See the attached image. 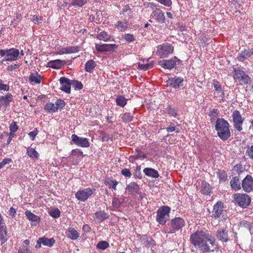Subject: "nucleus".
<instances>
[{
  "label": "nucleus",
  "instance_id": "1",
  "mask_svg": "<svg viewBox=\"0 0 253 253\" xmlns=\"http://www.w3.org/2000/svg\"><path fill=\"white\" fill-rule=\"evenodd\" d=\"M229 123L223 118H218L216 120L215 129L217 136L223 141L228 140L231 136Z\"/></svg>",
  "mask_w": 253,
  "mask_h": 253
},
{
  "label": "nucleus",
  "instance_id": "2",
  "mask_svg": "<svg viewBox=\"0 0 253 253\" xmlns=\"http://www.w3.org/2000/svg\"><path fill=\"white\" fill-rule=\"evenodd\" d=\"M215 242V238L208 234L196 248L204 253L213 252Z\"/></svg>",
  "mask_w": 253,
  "mask_h": 253
},
{
  "label": "nucleus",
  "instance_id": "3",
  "mask_svg": "<svg viewBox=\"0 0 253 253\" xmlns=\"http://www.w3.org/2000/svg\"><path fill=\"white\" fill-rule=\"evenodd\" d=\"M233 78L240 85L248 84L251 82V77L240 68H234Z\"/></svg>",
  "mask_w": 253,
  "mask_h": 253
},
{
  "label": "nucleus",
  "instance_id": "4",
  "mask_svg": "<svg viewBox=\"0 0 253 253\" xmlns=\"http://www.w3.org/2000/svg\"><path fill=\"white\" fill-rule=\"evenodd\" d=\"M168 225L170 227L167 229L166 233L173 234L181 229L185 225V221L181 217H175L171 220L170 223L168 224Z\"/></svg>",
  "mask_w": 253,
  "mask_h": 253
},
{
  "label": "nucleus",
  "instance_id": "5",
  "mask_svg": "<svg viewBox=\"0 0 253 253\" xmlns=\"http://www.w3.org/2000/svg\"><path fill=\"white\" fill-rule=\"evenodd\" d=\"M234 202L240 207L247 208L251 202V197L246 194L236 193L233 195Z\"/></svg>",
  "mask_w": 253,
  "mask_h": 253
},
{
  "label": "nucleus",
  "instance_id": "6",
  "mask_svg": "<svg viewBox=\"0 0 253 253\" xmlns=\"http://www.w3.org/2000/svg\"><path fill=\"white\" fill-rule=\"evenodd\" d=\"M174 47L171 44L165 42L157 46L156 54L160 58H164L172 53Z\"/></svg>",
  "mask_w": 253,
  "mask_h": 253
},
{
  "label": "nucleus",
  "instance_id": "7",
  "mask_svg": "<svg viewBox=\"0 0 253 253\" xmlns=\"http://www.w3.org/2000/svg\"><path fill=\"white\" fill-rule=\"evenodd\" d=\"M170 211V208L168 206H163L160 208L157 211V221L160 224H165L169 217Z\"/></svg>",
  "mask_w": 253,
  "mask_h": 253
},
{
  "label": "nucleus",
  "instance_id": "8",
  "mask_svg": "<svg viewBox=\"0 0 253 253\" xmlns=\"http://www.w3.org/2000/svg\"><path fill=\"white\" fill-rule=\"evenodd\" d=\"M19 50L18 49L12 48L10 49H7L5 50L0 49V55L3 57L4 55L7 56V58L3 60L6 61H15L18 59L19 55Z\"/></svg>",
  "mask_w": 253,
  "mask_h": 253
},
{
  "label": "nucleus",
  "instance_id": "9",
  "mask_svg": "<svg viewBox=\"0 0 253 253\" xmlns=\"http://www.w3.org/2000/svg\"><path fill=\"white\" fill-rule=\"evenodd\" d=\"M208 234L203 230H197L190 235V242L195 248H197Z\"/></svg>",
  "mask_w": 253,
  "mask_h": 253
},
{
  "label": "nucleus",
  "instance_id": "10",
  "mask_svg": "<svg viewBox=\"0 0 253 253\" xmlns=\"http://www.w3.org/2000/svg\"><path fill=\"white\" fill-rule=\"evenodd\" d=\"M232 116L234 128L238 131H241L243 129L242 125L244 119L242 118L240 113L238 110L234 111Z\"/></svg>",
  "mask_w": 253,
  "mask_h": 253
},
{
  "label": "nucleus",
  "instance_id": "11",
  "mask_svg": "<svg viewBox=\"0 0 253 253\" xmlns=\"http://www.w3.org/2000/svg\"><path fill=\"white\" fill-rule=\"evenodd\" d=\"M180 61L176 56H174L170 59H163L159 61L158 65L164 69L171 70L176 66L177 62H179Z\"/></svg>",
  "mask_w": 253,
  "mask_h": 253
},
{
  "label": "nucleus",
  "instance_id": "12",
  "mask_svg": "<svg viewBox=\"0 0 253 253\" xmlns=\"http://www.w3.org/2000/svg\"><path fill=\"white\" fill-rule=\"evenodd\" d=\"M72 141L78 146L87 148L90 146V143L87 138L78 136L75 134L71 136Z\"/></svg>",
  "mask_w": 253,
  "mask_h": 253
},
{
  "label": "nucleus",
  "instance_id": "13",
  "mask_svg": "<svg viewBox=\"0 0 253 253\" xmlns=\"http://www.w3.org/2000/svg\"><path fill=\"white\" fill-rule=\"evenodd\" d=\"M92 194V190L90 188H87L82 190L78 191L75 194V197L79 201L84 202Z\"/></svg>",
  "mask_w": 253,
  "mask_h": 253
},
{
  "label": "nucleus",
  "instance_id": "14",
  "mask_svg": "<svg viewBox=\"0 0 253 253\" xmlns=\"http://www.w3.org/2000/svg\"><path fill=\"white\" fill-rule=\"evenodd\" d=\"M212 85L215 90V92L214 93V97L218 100L222 99L224 96V90L219 82L214 79L212 81Z\"/></svg>",
  "mask_w": 253,
  "mask_h": 253
},
{
  "label": "nucleus",
  "instance_id": "15",
  "mask_svg": "<svg viewBox=\"0 0 253 253\" xmlns=\"http://www.w3.org/2000/svg\"><path fill=\"white\" fill-rule=\"evenodd\" d=\"M242 186L244 191L250 192L253 189V178L247 175L242 180Z\"/></svg>",
  "mask_w": 253,
  "mask_h": 253
},
{
  "label": "nucleus",
  "instance_id": "16",
  "mask_svg": "<svg viewBox=\"0 0 253 253\" xmlns=\"http://www.w3.org/2000/svg\"><path fill=\"white\" fill-rule=\"evenodd\" d=\"M223 203L221 201L217 202L213 207L212 217L215 219L220 217L223 211Z\"/></svg>",
  "mask_w": 253,
  "mask_h": 253
},
{
  "label": "nucleus",
  "instance_id": "17",
  "mask_svg": "<svg viewBox=\"0 0 253 253\" xmlns=\"http://www.w3.org/2000/svg\"><path fill=\"white\" fill-rule=\"evenodd\" d=\"M183 79L180 77H174L169 78L167 81L168 84L174 88H179L183 86Z\"/></svg>",
  "mask_w": 253,
  "mask_h": 253
},
{
  "label": "nucleus",
  "instance_id": "18",
  "mask_svg": "<svg viewBox=\"0 0 253 253\" xmlns=\"http://www.w3.org/2000/svg\"><path fill=\"white\" fill-rule=\"evenodd\" d=\"M59 82L61 85L60 89L67 93H70L71 92V81L68 78L62 77L60 78Z\"/></svg>",
  "mask_w": 253,
  "mask_h": 253
},
{
  "label": "nucleus",
  "instance_id": "19",
  "mask_svg": "<svg viewBox=\"0 0 253 253\" xmlns=\"http://www.w3.org/2000/svg\"><path fill=\"white\" fill-rule=\"evenodd\" d=\"M217 239L222 243H226L229 241L228 231L225 228H221L217 230L216 233Z\"/></svg>",
  "mask_w": 253,
  "mask_h": 253
},
{
  "label": "nucleus",
  "instance_id": "20",
  "mask_svg": "<svg viewBox=\"0 0 253 253\" xmlns=\"http://www.w3.org/2000/svg\"><path fill=\"white\" fill-rule=\"evenodd\" d=\"M253 55V48L245 49L239 53L237 59L239 62H243Z\"/></svg>",
  "mask_w": 253,
  "mask_h": 253
},
{
  "label": "nucleus",
  "instance_id": "21",
  "mask_svg": "<svg viewBox=\"0 0 253 253\" xmlns=\"http://www.w3.org/2000/svg\"><path fill=\"white\" fill-rule=\"evenodd\" d=\"M67 64V61L60 59L50 60L47 63L48 67L55 69H59Z\"/></svg>",
  "mask_w": 253,
  "mask_h": 253
},
{
  "label": "nucleus",
  "instance_id": "22",
  "mask_svg": "<svg viewBox=\"0 0 253 253\" xmlns=\"http://www.w3.org/2000/svg\"><path fill=\"white\" fill-rule=\"evenodd\" d=\"M13 100V96L10 93H7L5 96H0V108L3 106L7 108Z\"/></svg>",
  "mask_w": 253,
  "mask_h": 253
},
{
  "label": "nucleus",
  "instance_id": "23",
  "mask_svg": "<svg viewBox=\"0 0 253 253\" xmlns=\"http://www.w3.org/2000/svg\"><path fill=\"white\" fill-rule=\"evenodd\" d=\"M126 189L132 196L135 195L136 194H141V192L139 193V185L134 182L129 183L126 186Z\"/></svg>",
  "mask_w": 253,
  "mask_h": 253
},
{
  "label": "nucleus",
  "instance_id": "24",
  "mask_svg": "<svg viewBox=\"0 0 253 253\" xmlns=\"http://www.w3.org/2000/svg\"><path fill=\"white\" fill-rule=\"evenodd\" d=\"M109 218L108 214L104 211H100L94 214L93 218L95 222L101 223Z\"/></svg>",
  "mask_w": 253,
  "mask_h": 253
},
{
  "label": "nucleus",
  "instance_id": "25",
  "mask_svg": "<svg viewBox=\"0 0 253 253\" xmlns=\"http://www.w3.org/2000/svg\"><path fill=\"white\" fill-rule=\"evenodd\" d=\"M152 14L155 16V20L159 23L165 22L166 18L163 12L160 8L155 9L152 12Z\"/></svg>",
  "mask_w": 253,
  "mask_h": 253
},
{
  "label": "nucleus",
  "instance_id": "26",
  "mask_svg": "<svg viewBox=\"0 0 253 253\" xmlns=\"http://www.w3.org/2000/svg\"><path fill=\"white\" fill-rule=\"evenodd\" d=\"M117 47L115 44H95L96 49L99 52H105L111 50Z\"/></svg>",
  "mask_w": 253,
  "mask_h": 253
},
{
  "label": "nucleus",
  "instance_id": "27",
  "mask_svg": "<svg viewBox=\"0 0 253 253\" xmlns=\"http://www.w3.org/2000/svg\"><path fill=\"white\" fill-rule=\"evenodd\" d=\"M129 25V23L126 20H118L115 24V28L121 32L126 31L128 28Z\"/></svg>",
  "mask_w": 253,
  "mask_h": 253
},
{
  "label": "nucleus",
  "instance_id": "28",
  "mask_svg": "<svg viewBox=\"0 0 253 253\" xmlns=\"http://www.w3.org/2000/svg\"><path fill=\"white\" fill-rule=\"evenodd\" d=\"M66 236L71 240H76L80 237V233L74 228L70 227L66 232Z\"/></svg>",
  "mask_w": 253,
  "mask_h": 253
},
{
  "label": "nucleus",
  "instance_id": "29",
  "mask_svg": "<svg viewBox=\"0 0 253 253\" xmlns=\"http://www.w3.org/2000/svg\"><path fill=\"white\" fill-rule=\"evenodd\" d=\"M200 191L204 195H210L212 193V187L209 183L203 181L202 183Z\"/></svg>",
  "mask_w": 253,
  "mask_h": 253
},
{
  "label": "nucleus",
  "instance_id": "30",
  "mask_svg": "<svg viewBox=\"0 0 253 253\" xmlns=\"http://www.w3.org/2000/svg\"><path fill=\"white\" fill-rule=\"evenodd\" d=\"M119 182L112 177H107L104 180V184L108 186L109 189H112L114 190H117V186Z\"/></svg>",
  "mask_w": 253,
  "mask_h": 253
},
{
  "label": "nucleus",
  "instance_id": "31",
  "mask_svg": "<svg viewBox=\"0 0 253 253\" xmlns=\"http://www.w3.org/2000/svg\"><path fill=\"white\" fill-rule=\"evenodd\" d=\"M25 215L30 221L32 222H35V225L39 224L41 218L39 216L34 214L28 210L25 211Z\"/></svg>",
  "mask_w": 253,
  "mask_h": 253
},
{
  "label": "nucleus",
  "instance_id": "32",
  "mask_svg": "<svg viewBox=\"0 0 253 253\" xmlns=\"http://www.w3.org/2000/svg\"><path fill=\"white\" fill-rule=\"evenodd\" d=\"M143 172L144 174L149 177L153 178H158L159 176L158 171L152 168H146L143 169Z\"/></svg>",
  "mask_w": 253,
  "mask_h": 253
},
{
  "label": "nucleus",
  "instance_id": "33",
  "mask_svg": "<svg viewBox=\"0 0 253 253\" xmlns=\"http://www.w3.org/2000/svg\"><path fill=\"white\" fill-rule=\"evenodd\" d=\"M230 183L231 187L236 191L239 190L241 188L239 178L238 176L233 177L231 179Z\"/></svg>",
  "mask_w": 253,
  "mask_h": 253
},
{
  "label": "nucleus",
  "instance_id": "34",
  "mask_svg": "<svg viewBox=\"0 0 253 253\" xmlns=\"http://www.w3.org/2000/svg\"><path fill=\"white\" fill-rule=\"evenodd\" d=\"M41 242L43 246H47L48 247H52L55 243V240L53 238L48 239V238L44 236L40 237Z\"/></svg>",
  "mask_w": 253,
  "mask_h": 253
},
{
  "label": "nucleus",
  "instance_id": "35",
  "mask_svg": "<svg viewBox=\"0 0 253 253\" xmlns=\"http://www.w3.org/2000/svg\"><path fill=\"white\" fill-rule=\"evenodd\" d=\"M42 76L37 72L31 73L29 80L30 82L39 84L41 82Z\"/></svg>",
  "mask_w": 253,
  "mask_h": 253
},
{
  "label": "nucleus",
  "instance_id": "36",
  "mask_svg": "<svg viewBox=\"0 0 253 253\" xmlns=\"http://www.w3.org/2000/svg\"><path fill=\"white\" fill-rule=\"evenodd\" d=\"M97 38L100 41L107 42L110 41L111 37L108 33L102 31L97 34Z\"/></svg>",
  "mask_w": 253,
  "mask_h": 253
},
{
  "label": "nucleus",
  "instance_id": "37",
  "mask_svg": "<svg viewBox=\"0 0 253 253\" xmlns=\"http://www.w3.org/2000/svg\"><path fill=\"white\" fill-rule=\"evenodd\" d=\"M127 101V99L122 95L118 96L116 98V103L117 105L121 107H124L126 105Z\"/></svg>",
  "mask_w": 253,
  "mask_h": 253
},
{
  "label": "nucleus",
  "instance_id": "38",
  "mask_svg": "<svg viewBox=\"0 0 253 253\" xmlns=\"http://www.w3.org/2000/svg\"><path fill=\"white\" fill-rule=\"evenodd\" d=\"M27 153L33 159H38L39 157V153L33 148H29L27 149Z\"/></svg>",
  "mask_w": 253,
  "mask_h": 253
},
{
  "label": "nucleus",
  "instance_id": "39",
  "mask_svg": "<svg viewBox=\"0 0 253 253\" xmlns=\"http://www.w3.org/2000/svg\"><path fill=\"white\" fill-rule=\"evenodd\" d=\"M95 67V62L92 60H88L85 64L84 69L85 71L90 73L92 70Z\"/></svg>",
  "mask_w": 253,
  "mask_h": 253
},
{
  "label": "nucleus",
  "instance_id": "40",
  "mask_svg": "<svg viewBox=\"0 0 253 253\" xmlns=\"http://www.w3.org/2000/svg\"><path fill=\"white\" fill-rule=\"evenodd\" d=\"M217 176L220 182L225 181L227 179V174L225 170H218L217 172Z\"/></svg>",
  "mask_w": 253,
  "mask_h": 253
},
{
  "label": "nucleus",
  "instance_id": "41",
  "mask_svg": "<svg viewBox=\"0 0 253 253\" xmlns=\"http://www.w3.org/2000/svg\"><path fill=\"white\" fill-rule=\"evenodd\" d=\"M122 121L125 123H128L132 121L133 116L130 113H125L121 117Z\"/></svg>",
  "mask_w": 253,
  "mask_h": 253
},
{
  "label": "nucleus",
  "instance_id": "42",
  "mask_svg": "<svg viewBox=\"0 0 253 253\" xmlns=\"http://www.w3.org/2000/svg\"><path fill=\"white\" fill-rule=\"evenodd\" d=\"M44 109L48 112H55L57 111L55 105L52 103L50 102L46 104L44 106Z\"/></svg>",
  "mask_w": 253,
  "mask_h": 253
},
{
  "label": "nucleus",
  "instance_id": "43",
  "mask_svg": "<svg viewBox=\"0 0 253 253\" xmlns=\"http://www.w3.org/2000/svg\"><path fill=\"white\" fill-rule=\"evenodd\" d=\"M219 112L217 109H213L211 110L209 114V116L211 117V123L214 121L216 118L218 117Z\"/></svg>",
  "mask_w": 253,
  "mask_h": 253
},
{
  "label": "nucleus",
  "instance_id": "44",
  "mask_svg": "<svg viewBox=\"0 0 253 253\" xmlns=\"http://www.w3.org/2000/svg\"><path fill=\"white\" fill-rule=\"evenodd\" d=\"M87 0H72L71 4L75 7H82L86 3Z\"/></svg>",
  "mask_w": 253,
  "mask_h": 253
},
{
  "label": "nucleus",
  "instance_id": "45",
  "mask_svg": "<svg viewBox=\"0 0 253 253\" xmlns=\"http://www.w3.org/2000/svg\"><path fill=\"white\" fill-rule=\"evenodd\" d=\"M109 246V244L107 241H99L96 245V248L102 250H104L108 248Z\"/></svg>",
  "mask_w": 253,
  "mask_h": 253
},
{
  "label": "nucleus",
  "instance_id": "46",
  "mask_svg": "<svg viewBox=\"0 0 253 253\" xmlns=\"http://www.w3.org/2000/svg\"><path fill=\"white\" fill-rule=\"evenodd\" d=\"M71 85H72L75 90H81L83 88L82 83L77 80H74L71 81Z\"/></svg>",
  "mask_w": 253,
  "mask_h": 253
},
{
  "label": "nucleus",
  "instance_id": "47",
  "mask_svg": "<svg viewBox=\"0 0 253 253\" xmlns=\"http://www.w3.org/2000/svg\"><path fill=\"white\" fill-rule=\"evenodd\" d=\"M144 244L146 247H153L155 245V242L151 237L148 236L146 238Z\"/></svg>",
  "mask_w": 253,
  "mask_h": 253
},
{
  "label": "nucleus",
  "instance_id": "48",
  "mask_svg": "<svg viewBox=\"0 0 253 253\" xmlns=\"http://www.w3.org/2000/svg\"><path fill=\"white\" fill-rule=\"evenodd\" d=\"M245 168L243 167L242 165L241 164H237L236 165L233 169V170L236 172L238 174H240L241 173L243 172L245 170Z\"/></svg>",
  "mask_w": 253,
  "mask_h": 253
},
{
  "label": "nucleus",
  "instance_id": "49",
  "mask_svg": "<svg viewBox=\"0 0 253 253\" xmlns=\"http://www.w3.org/2000/svg\"><path fill=\"white\" fill-rule=\"evenodd\" d=\"M166 110L167 113L170 116L175 117L177 115V113L175 110L169 105H168Z\"/></svg>",
  "mask_w": 253,
  "mask_h": 253
},
{
  "label": "nucleus",
  "instance_id": "50",
  "mask_svg": "<svg viewBox=\"0 0 253 253\" xmlns=\"http://www.w3.org/2000/svg\"><path fill=\"white\" fill-rule=\"evenodd\" d=\"M6 236L7 234L6 230L2 228H0V239L1 240L2 243H5L7 241Z\"/></svg>",
  "mask_w": 253,
  "mask_h": 253
},
{
  "label": "nucleus",
  "instance_id": "51",
  "mask_svg": "<svg viewBox=\"0 0 253 253\" xmlns=\"http://www.w3.org/2000/svg\"><path fill=\"white\" fill-rule=\"evenodd\" d=\"M81 49V47L79 46H68V54L75 53L79 52Z\"/></svg>",
  "mask_w": 253,
  "mask_h": 253
},
{
  "label": "nucleus",
  "instance_id": "52",
  "mask_svg": "<svg viewBox=\"0 0 253 253\" xmlns=\"http://www.w3.org/2000/svg\"><path fill=\"white\" fill-rule=\"evenodd\" d=\"M124 38L128 42H131L135 40V36L131 34H125L124 35Z\"/></svg>",
  "mask_w": 253,
  "mask_h": 253
},
{
  "label": "nucleus",
  "instance_id": "53",
  "mask_svg": "<svg viewBox=\"0 0 253 253\" xmlns=\"http://www.w3.org/2000/svg\"><path fill=\"white\" fill-rule=\"evenodd\" d=\"M246 154L253 161V144L251 146L248 147L246 151Z\"/></svg>",
  "mask_w": 253,
  "mask_h": 253
},
{
  "label": "nucleus",
  "instance_id": "54",
  "mask_svg": "<svg viewBox=\"0 0 253 253\" xmlns=\"http://www.w3.org/2000/svg\"><path fill=\"white\" fill-rule=\"evenodd\" d=\"M60 213V211L58 209H55L49 212L50 215L55 218L59 217Z\"/></svg>",
  "mask_w": 253,
  "mask_h": 253
},
{
  "label": "nucleus",
  "instance_id": "55",
  "mask_svg": "<svg viewBox=\"0 0 253 253\" xmlns=\"http://www.w3.org/2000/svg\"><path fill=\"white\" fill-rule=\"evenodd\" d=\"M122 12L123 14L126 16H130V14L132 13V11L130 6L128 5H125L122 9Z\"/></svg>",
  "mask_w": 253,
  "mask_h": 253
},
{
  "label": "nucleus",
  "instance_id": "56",
  "mask_svg": "<svg viewBox=\"0 0 253 253\" xmlns=\"http://www.w3.org/2000/svg\"><path fill=\"white\" fill-rule=\"evenodd\" d=\"M65 105L64 101L62 99H58L55 102V106L58 110L59 109H62Z\"/></svg>",
  "mask_w": 253,
  "mask_h": 253
},
{
  "label": "nucleus",
  "instance_id": "57",
  "mask_svg": "<svg viewBox=\"0 0 253 253\" xmlns=\"http://www.w3.org/2000/svg\"><path fill=\"white\" fill-rule=\"evenodd\" d=\"M153 67V65L151 64H138V68L139 69L146 71L149 69L152 68Z\"/></svg>",
  "mask_w": 253,
  "mask_h": 253
},
{
  "label": "nucleus",
  "instance_id": "58",
  "mask_svg": "<svg viewBox=\"0 0 253 253\" xmlns=\"http://www.w3.org/2000/svg\"><path fill=\"white\" fill-rule=\"evenodd\" d=\"M144 6L145 8H151L153 11L158 8L156 4L153 2H146L144 3Z\"/></svg>",
  "mask_w": 253,
  "mask_h": 253
},
{
  "label": "nucleus",
  "instance_id": "59",
  "mask_svg": "<svg viewBox=\"0 0 253 253\" xmlns=\"http://www.w3.org/2000/svg\"><path fill=\"white\" fill-rule=\"evenodd\" d=\"M9 129L10 130V132H15L18 130V126L15 122H13L9 126Z\"/></svg>",
  "mask_w": 253,
  "mask_h": 253
},
{
  "label": "nucleus",
  "instance_id": "60",
  "mask_svg": "<svg viewBox=\"0 0 253 253\" xmlns=\"http://www.w3.org/2000/svg\"><path fill=\"white\" fill-rule=\"evenodd\" d=\"M71 154L73 156L80 157L83 155V152L82 150L79 149H75L71 151Z\"/></svg>",
  "mask_w": 253,
  "mask_h": 253
},
{
  "label": "nucleus",
  "instance_id": "61",
  "mask_svg": "<svg viewBox=\"0 0 253 253\" xmlns=\"http://www.w3.org/2000/svg\"><path fill=\"white\" fill-rule=\"evenodd\" d=\"M10 87L8 84H3L2 81L0 80V90L8 91Z\"/></svg>",
  "mask_w": 253,
  "mask_h": 253
},
{
  "label": "nucleus",
  "instance_id": "62",
  "mask_svg": "<svg viewBox=\"0 0 253 253\" xmlns=\"http://www.w3.org/2000/svg\"><path fill=\"white\" fill-rule=\"evenodd\" d=\"M64 54H68V46L59 48L56 53V54L59 55H63Z\"/></svg>",
  "mask_w": 253,
  "mask_h": 253
},
{
  "label": "nucleus",
  "instance_id": "63",
  "mask_svg": "<svg viewBox=\"0 0 253 253\" xmlns=\"http://www.w3.org/2000/svg\"><path fill=\"white\" fill-rule=\"evenodd\" d=\"M121 174L127 177H130L131 176V173L129 169L125 168L122 170Z\"/></svg>",
  "mask_w": 253,
  "mask_h": 253
},
{
  "label": "nucleus",
  "instance_id": "64",
  "mask_svg": "<svg viewBox=\"0 0 253 253\" xmlns=\"http://www.w3.org/2000/svg\"><path fill=\"white\" fill-rule=\"evenodd\" d=\"M17 253H30V250L28 247L23 246L18 250Z\"/></svg>",
  "mask_w": 253,
  "mask_h": 253
}]
</instances>
